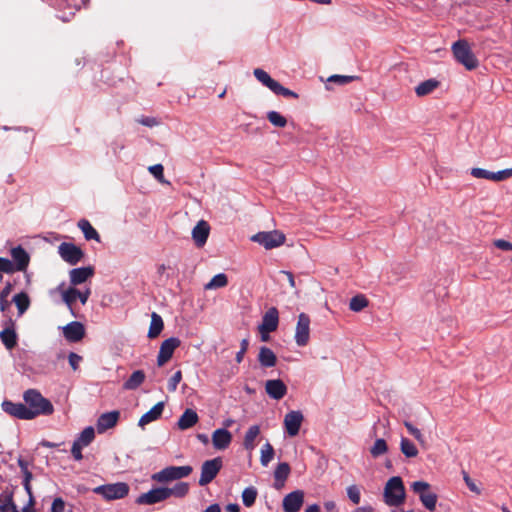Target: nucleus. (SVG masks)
<instances>
[{
  "mask_svg": "<svg viewBox=\"0 0 512 512\" xmlns=\"http://www.w3.org/2000/svg\"><path fill=\"white\" fill-rule=\"evenodd\" d=\"M23 400L27 409L33 413V419L40 415L48 416L54 412V406L51 401L43 397L36 389L26 390L23 394Z\"/></svg>",
  "mask_w": 512,
  "mask_h": 512,
  "instance_id": "nucleus-1",
  "label": "nucleus"
},
{
  "mask_svg": "<svg viewBox=\"0 0 512 512\" xmlns=\"http://www.w3.org/2000/svg\"><path fill=\"white\" fill-rule=\"evenodd\" d=\"M383 498L390 507H399L405 502L406 490L401 477L393 476L386 482Z\"/></svg>",
  "mask_w": 512,
  "mask_h": 512,
  "instance_id": "nucleus-2",
  "label": "nucleus"
},
{
  "mask_svg": "<svg viewBox=\"0 0 512 512\" xmlns=\"http://www.w3.org/2000/svg\"><path fill=\"white\" fill-rule=\"evenodd\" d=\"M452 52L460 64H462L467 70H474L478 67L479 62L472 49L465 39H460L453 43Z\"/></svg>",
  "mask_w": 512,
  "mask_h": 512,
  "instance_id": "nucleus-3",
  "label": "nucleus"
},
{
  "mask_svg": "<svg viewBox=\"0 0 512 512\" xmlns=\"http://www.w3.org/2000/svg\"><path fill=\"white\" fill-rule=\"evenodd\" d=\"M412 491L419 496L423 506L429 510L436 509L438 496L431 489V485L425 481H415L411 484Z\"/></svg>",
  "mask_w": 512,
  "mask_h": 512,
  "instance_id": "nucleus-4",
  "label": "nucleus"
},
{
  "mask_svg": "<svg viewBox=\"0 0 512 512\" xmlns=\"http://www.w3.org/2000/svg\"><path fill=\"white\" fill-rule=\"evenodd\" d=\"M193 471L189 465L186 466H168L152 475V480L159 483H167L188 477Z\"/></svg>",
  "mask_w": 512,
  "mask_h": 512,
  "instance_id": "nucleus-5",
  "label": "nucleus"
},
{
  "mask_svg": "<svg viewBox=\"0 0 512 512\" xmlns=\"http://www.w3.org/2000/svg\"><path fill=\"white\" fill-rule=\"evenodd\" d=\"M93 493L101 495L104 499L116 500L126 497L129 493V485L124 482L100 485L93 488Z\"/></svg>",
  "mask_w": 512,
  "mask_h": 512,
  "instance_id": "nucleus-6",
  "label": "nucleus"
},
{
  "mask_svg": "<svg viewBox=\"0 0 512 512\" xmlns=\"http://www.w3.org/2000/svg\"><path fill=\"white\" fill-rule=\"evenodd\" d=\"M222 466L223 461L221 457H215L213 459L204 461L201 466V475L198 482L199 485L206 486L211 483L220 472Z\"/></svg>",
  "mask_w": 512,
  "mask_h": 512,
  "instance_id": "nucleus-7",
  "label": "nucleus"
},
{
  "mask_svg": "<svg viewBox=\"0 0 512 512\" xmlns=\"http://www.w3.org/2000/svg\"><path fill=\"white\" fill-rule=\"evenodd\" d=\"M251 240L264 246L266 249H272L281 246L285 242V235L277 230L269 232H259L251 237Z\"/></svg>",
  "mask_w": 512,
  "mask_h": 512,
  "instance_id": "nucleus-8",
  "label": "nucleus"
},
{
  "mask_svg": "<svg viewBox=\"0 0 512 512\" xmlns=\"http://www.w3.org/2000/svg\"><path fill=\"white\" fill-rule=\"evenodd\" d=\"M295 342L299 347H304L310 339V317L306 313H300L295 329Z\"/></svg>",
  "mask_w": 512,
  "mask_h": 512,
  "instance_id": "nucleus-9",
  "label": "nucleus"
},
{
  "mask_svg": "<svg viewBox=\"0 0 512 512\" xmlns=\"http://www.w3.org/2000/svg\"><path fill=\"white\" fill-rule=\"evenodd\" d=\"M58 253L70 265H76L84 257V252L81 248L68 242H63L58 246Z\"/></svg>",
  "mask_w": 512,
  "mask_h": 512,
  "instance_id": "nucleus-10",
  "label": "nucleus"
},
{
  "mask_svg": "<svg viewBox=\"0 0 512 512\" xmlns=\"http://www.w3.org/2000/svg\"><path fill=\"white\" fill-rule=\"evenodd\" d=\"M166 487H156L146 493L140 494L136 503L138 505H154L168 499Z\"/></svg>",
  "mask_w": 512,
  "mask_h": 512,
  "instance_id": "nucleus-11",
  "label": "nucleus"
},
{
  "mask_svg": "<svg viewBox=\"0 0 512 512\" xmlns=\"http://www.w3.org/2000/svg\"><path fill=\"white\" fill-rule=\"evenodd\" d=\"M181 344V341L177 337H170L164 340L160 346L159 353L157 356L158 366L166 364L173 356L176 348Z\"/></svg>",
  "mask_w": 512,
  "mask_h": 512,
  "instance_id": "nucleus-12",
  "label": "nucleus"
},
{
  "mask_svg": "<svg viewBox=\"0 0 512 512\" xmlns=\"http://www.w3.org/2000/svg\"><path fill=\"white\" fill-rule=\"evenodd\" d=\"M305 493L303 490H295L288 493L282 501L284 512H299L304 504Z\"/></svg>",
  "mask_w": 512,
  "mask_h": 512,
  "instance_id": "nucleus-13",
  "label": "nucleus"
},
{
  "mask_svg": "<svg viewBox=\"0 0 512 512\" xmlns=\"http://www.w3.org/2000/svg\"><path fill=\"white\" fill-rule=\"evenodd\" d=\"M2 408L7 414L22 420H32L33 413L27 409L25 403H14L12 401H4Z\"/></svg>",
  "mask_w": 512,
  "mask_h": 512,
  "instance_id": "nucleus-14",
  "label": "nucleus"
},
{
  "mask_svg": "<svg viewBox=\"0 0 512 512\" xmlns=\"http://www.w3.org/2000/svg\"><path fill=\"white\" fill-rule=\"evenodd\" d=\"M63 335L71 343L79 342L85 336V327L81 322L72 321L63 327Z\"/></svg>",
  "mask_w": 512,
  "mask_h": 512,
  "instance_id": "nucleus-15",
  "label": "nucleus"
},
{
  "mask_svg": "<svg viewBox=\"0 0 512 512\" xmlns=\"http://www.w3.org/2000/svg\"><path fill=\"white\" fill-rule=\"evenodd\" d=\"M279 312L276 307L269 308L262 318V323L259 325V331L266 333L274 332L278 328Z\"/></svg>",
  "mask_w": 512,
  "mask_h": 512,
  "instance_id": "nucleus-16",
  "label": "nucleus"
},
{
  "mask_svg": "<svg viewBox=\"0 0 512 512\" xmlns=\"http://www.w3.org/2000/svg\"><path fill=\"white\" fill-rule=\"evenodd\" d=\"M303 415L300 411H290L285 415L284 425L289 436L293 437L299 433Z\"/></svg>",
  "mask_w": 512,
  "mask_h": 512,
  "instance_id": "nucleus-17",
  "label": "nucleus"
},
{
  "mask_svg": "<svg viewBox=\"0 0 512 512\" xmlns=\"http://www.w3.org/2000/svg\"><path fill=\"white\" fill-rule=\"evenodd\" d=\"M265 391L270 398L280 400L287 394V386L280 379H271L266 381Z\"/></svg>",
  "mask_w": 512,
  "mask_h": 512,
  "instance_id": "nucleus-18",
  "label": "nucleus"
},
{
  "mask_svg": "<svg viewBox=\"0 0 512 512\" xmlns=\"http://www.w3.org/2000/svg\"><path fill=\"white\" fill-rule=\"evenodd\" d=\"M11 260L17 271H25L30 262V256L22 246H17L11 249Z\"/></svg>",
  "mask_w": 512,
  "mask_h": 512,
  "instance_id": "nucleus-19",
  "label": "nucleus"
},
{
  "mask_svg": "<svg viewBox=\"0 0 512 512\" xmlns=\"http://www.w3.org/2000/svg\"><path fill=\"white\" fill-rule=\"evenodd\" d=\"M119 417L120 412L117 410L101 414L96 424L98 432L104 433L108 429L113 428L117 424Z\"/></svg>",
  "mask_w": 512,
  "mask_h": 512,
  "instance_id": "nucleus-20",
  "label": "nucleus"
},
{
  "mask_svg": "<svg viewBox=\"0 0 512 512\" xmlns=\"http://www.w3.org/2000/svg\"><path fill=\"white\" fill-rule=\"evenodd\" d=\"M209 233H210L209 224L204 220H200L192 230V238L197 247H202L205 245V243L207 242Z\"/></svg>",
  "mask_w": 512,
  "mask_h": 512,
  "instance_id": "nucleus-21",
  "label": "nucleus"
},
{
  "mask_svg": "<svg viewBox=\"0 0 512 512\" xmlns=\"http://www.w3.org/2000/svg\"><path fill=\"white\" fill-rule=\"evenodd\" d=\"M232 441V434L224 429H216L212 434V443L215 449L224 450L226 449Z\"/></svg>",
  "mask_w": 512,
  "mask_h": 512,
  "instance_id": "nucleus-22",
  "label": "nucleus"
},
{
  "mask_svg": "<svg viewBox=\"0 0 512 512\" xmlns=\"http://www.w3.org/2000/svg\"><path fill=\"white\" fill-rule=\"evenodd\" d=\"M94 275V268L91 266L72 269L69 272L72 285H79Z\"/></svg>",
  "mask_w": 512,
  "mask_h": 512,
  "instance_id": "nucleus-23",
  "label": "nucleus"
},
{
  "mask_svg": "<svg viewBox=\"0 0 512 512\" xmlns=\"http://www.w3.org/2000/svg\"><path fill=\"white\" fill-rule=\"evenodd\" d=\"M164 410V403L158 402L156 403L148 412L143 414L139 419L138 425L141 428H144L147 424L152 421L159 419Z\"/></svg>",
  "mask_w": 512,
  "mask_h": 512,
  "instance_id": "nucleus-24",
  "label": "nucleus"
},
{
  "mask_svg": "<svg viewBox=\"0 0 512 512\" xmlns=\"http://www.w3.org/2000/svg\"><path fill=\"white\" fill-rule=\"evenodd\" d=\"M10 327H6L0 332V339L6 349L12 350L17 345V334L14 329V322L9 320Z\"/></svg>",
  "mask_w": 512,
  "mask_h": 512,
  "instance_id": "nucleus-25",
  "label": "nucleus"
},
{
  "mask_svg": "<svg viewBox=\"0 0 512 512\" xmlns=\"http://www.w3.org/2000/svg\"><path fill=\"white\" fill-rule=\"evenodd\" d=\"M199 420L198 414L193 409H186L180 416L177 426L180 430H187L193 427Z\"/></svg>",
  "mask_w": 512,
  "mask_h": 512,
  "instance_id": "nucleus-26",
  "label": "nucleus"
},
{
  "mask_svg": "<svg viewBox=\"0 0 512 512\" xmlns=\"http://www.w3.org/2000/svg\"><path fill=\"white\" fill-rule=\"evenodd\" d=\"M258 362L264 368H271L276 365L277 357L270 348L262 346L259 349Z\"/></svg>",
  "mask_w": 512,
  "mask_h": 512,
  "instance_id": "nucleus-27",
  "label": "nucleus"
},
{
  "mask_svg": "<svg viewBox=\"0 0 512 512\" xmlns=\"http://www.w3.org/2000/svg\"><path fill=\"white\" fill-rule=\"evenodd\" d=\"M290 465L287 462L279 463L274 471L275 488L280 489L290 474Z\"/></svg>",
  "mask_w": 512,
  "mask_h": 512,
  "instance_id": "nucleus-28",
  "label": "nucleus"
},
{
  "mask_svg": "<svg viewBox=\"0 0 512 512\" xmlns=\"http://www.w3.org/2000/svg\"><path fill=\"white\" fill-rule=\"evenodd\" d=\"M78 228L83 232L86 240H95L100 242V235L96 231V229L91 225V223L86 219H81L77 224Z\"/></svg>",
  "mask_w": 512,
  "mask_h": 512,
  "instance_id": "nucleus-29",
  "label": "nucleus"
},
{
  "mask_svg": "<svg viewBox=\"0 0 512 512\" xmlns=\"http://www.w3.org/2000/svg\"><path fill=\"white\" fill-rule=\"evenodd\" d=\"M145 378L146 375L143 370H136L124 382L123 388L125 390H135L144 382Z\"/></svg>",
  "mask_w": 512,
  "mask_h": 512,
  "instance_id": "nucleus-30",
  "label": "nucleus"
},
{
  "mask_svg": "<svg viewBox=\"0 0 512 512\" xmlns=\"http://www.w3.org/2000/svg\"><path fill=\"white\" fill-rule=\"evenodd\" d=\"M164 328V323L162 320V317L157 314L156 312H153L151 315V322L150 327L148 330V337L150 339H154L160 335Z\"/></svg>",
  "mask_w": 512,
  "mask_h": 512,
  "instance_id": "nucleus-31",
  "label": "nucleus"
},
{
  "mask_svg": "<svg viewBox=\"0 0 512 512\" xmlns=\"http://www.w3.org/2000/svg\"><path fill=\"white\" fill-rule=\"evenodd\" d=\"M260 434V427L258 425L251 426L244 436L243 446L246 450L252 451L255 448V439Z\"/></svg>",
  "mask_w": 512,
  "mask_h": 512,
  "instance_id": "nucleus-32",
  "label": "nucleus"
},
{
  "mask_svg": "<svg viewBox=\"0 0 512 512\" xmlns=\"http://www.w3.org/2000/svg\"><path fill=\"white\" fill-rule=\"evenodd\" d=\"M439 86V82L435 79L423 81L415 88V93L419 97L432 93Z\"/></svg>",
  "mask_w": 512,
  "mask_h": 512,
  "instance_id": "nucleus-33",
  "label": "nucleus"
},
{
  "mask_svg": "<svg viewBox=\"0 0 512 512\" xmlns=\"http://www.w3.org/2000/svg\"><path fill=\"white\" fill-rule=\"evenodd\" d=\"M255 78L271 91L275 88L278 81L271 78V76L261 68H256L253 71Z\"/></svg>",
  "mask_w": 512,
  "mask_h": 512,
  "instance_id": "nucleus-34",
  "label": "nucleus"
},
{
  "mask_svg": "<svg viewBox=\"0 0 512 512\" xmlns=\"http://www.w3.org/2000/svg\"><path fill=\"white\" fill-rule=\"evenodd\" d=\"M12 301L15 303L19 315L24 314L30 306V298L26 292L16 294Z\"/></svg>",
  "mask_w": 512,
  "mask_h": 512,
  "instance_id": "nucleus-35",
  "label": "nucleus"
},
{
  "mask_svg": "<svg viewBox=\"0 0 512 512\" xmlns=\"http://www.w3.org/2000/svg\"><path fill=\"white\" fill-rule=\"evenodd\" d=\"M189 489L190 486L186 482H178L172 488L166 487V491L168 492V498H170L171 496L183 498L189 493Z\"/></svg>",
  "mask_w": 512,
  "mask_h": 512,
  "instance_id": "nucleus-36",
  "label": "nucleus"
},
{
  "mask_svg": "<svg viewBox=\"0 0 512 512\" xmlns=\"http://www.w3.org/2000/svg\"><path fill=\"white\" fill-rule=\"evenodd\" d=\"M228 285V277L224 273H219L212 277V279L205 284V290H214L226 287Z\"/></svg>",
  "mask_w": 512,
  "mask_h": 512,
  "instance_id": "nucleus-37",
  "label": "nucleus"
},
{
  "mask_svg": "<svg viewBox=\"0 0 512 512\" xmlns=\"http://www.w3.org/2000/svg\"><path fill=\"white\" fill-rule=\"evenodd\" d=\"M400 450L407 458H414L418 455L417 447L406 437L401 438Z\"/></svg>",
  "mask_w": 512,
  "mask_h": 512,
  "instance_id": "nucleus-38",
  "label": "nucleus"
},
{
  "mask_svg": "<svg viewBox=\"0 0 512 512\" xmlns=\"http://www.w3.org/2000/svg\"><path fill=\"white\" fill-rule=\"evenodd\" d=\"M95 438V431L92 426L86 427L78 436V438L74 441L79 445L86 447L88 446Z\"/></svg>",
  "mask_w": 512,
  "mask_h": 512,
  "instance_id": "nucleus-39",
  "label": "nucleus"
},
{
  "mask_svg": "<svg viewBox=\"0 0 512 512\" xmlns=\"http://www.w3.org/2000/svg\"><path fill=\"white\" fill-rule=\"evenodd\" d=\"M368 304V299L364 295L359 294L351 298L349 308L354 312H360L361 310L366 308Z\"/></svg>",
  "mask_w": 512,
  "mask_h": 512,
  "instance_id": "nucleus-40",
  "label": "nucleus"
},
{
  "mask_svg": "<svg viewBox=\"0 0 512 512\" xmlns=\"http://www.w3.org/2000/svg\"><path fill=\"white\" fill-rule=\"evenodd\" d=\"M275 454L273 446L267 442L265 443L261 448V456H260V462L261 465L266 467L270 463V461L273 459Z\"/></svg>",
  "mask_w": 512,
  "mask_h": 512,
  "instance_id": "nucleus-41",
  "label": "nucleus"
},
{
  "mask_svg": "<svg viewBox=\"0 0 512 512\" xmlns=\"http://www.w3.org/2000/svg\"><path fill=\"white\" fill-rule=\"evenodd\" d=\"M258 492L255 487H247L242 492V502L244 506L251 507L254 505Z\"/></svg>",
  "mask_w": 512,
  "mask_h": 512,
  "instance_id": "nucleus-42",
  "label": "nucleus"
},
{
  "mask_svg": "<svg viewBox=\"0 0 512 512\" xmlns=\"http://www.w3.org/2000/svg\"><path fill=\"white\" fill-rule=\"evenodd\" d=\"M267 119L273 126L278 128H283L287 125V119L277 111H269Z\"/></svg>",
  "mask_w": 512,
  "mask_h": 512,
  "instance_id": "nucleus-43",
  "label": "nucleus"
},
{
  "mask_svg": "<svg viewBox=\"0 0 512 512\" xmlns=\"http://www.w3.org/2000/svg\"><path fill=\"white\" fill-rule=\"evenodd\" d=\"M388 450L387 443L384 439H377L374 442V445L370 448V453L373 457H379L383 455Z\"/></svg>",
  "mask_w": 512,
  "mask_h": 512,
  "instance_id": "nucleus-44",
  "label": "nucleus"
},
{
  "mask_svg": "<svg viewBox=\"0 0 512 512\" xmlns=\"http://www.w3.org/2000/svg\"><path fill=\"white\" fill-rule=\"evenodd\" d=\"M77 295H80V291L76 288L70 287L63 292L62 298L68 307L71 308L72 304L78 299Z\"/></svg>",
  "mask_w": 512,
  "mask_h": 512,
  "instance_id": "nucleus-45",
  "label": "nucleus"
},
{
  "mask_svg": "<svg viewBox=\"0 0 512 512\" xmlns=\"http://www.w3.org/2000/svg\"><path fill=\"white\" fill-rule=\"evenodd\" d=\"M404 426L406 427L407 431L421 444L425 445V439L421 431L416 428L411 422L404 421Z\"/></svg>",
  "mask_w": 512,
  "mask_h": 512,
  "instance_id": "nucleus-46",
  "label": "nucleus"
},
{
  "mask_svg": "<svg viewBox=\"0 0 512 512\" xmlns=\"http://www.w3.org/2000/svg\"><path fill=\"white\" fill-rule=\"evenodd\" d=\"M16 268L14 267V263L8 259V258H4V257H0V272L3 274V273H6V274H12L14 272H16Z\"/></svg>",
  "mask_w": 512,
  "mask_h": 512,
  "instance_id": "nucleus-47",
  "label": "nucleus"
},
{
  "mask_svg": "<svg viewBox=\"0 0 512 512\" xmlns=\"http://www.w3.org/2000/svg\"><path fill=\"white\" fill-rule=\"evenodd\" d=\"M272 92H274L276 95H282L286 98H289V97L298 98L299 97L297 93H295L294 91H292L288 88H285L279 82L276 84V86Z\"/></svg>",
  "mask_w": 512,
  "mask_h": 512,
  "instance_id": "nucleus-48",
  "label": "nucleus"
},
{
  "mask_svg": "<svg viewBox=\"0 0 512 512\" xmlns=\"http://www.w3.org/2000/svg\"><path fill=\"white\" fill-rule=\"evenodd\" d=\"M512 177V167L509 169H504L498 172H492L491 180L492 181H504Z\"/></svg>",
  "mask_w": 512,
  "mask_h": 512,
  "instance_id": "nucleus-49",
  "label": "nucleus"
},
{
  "mask_svg": "<svg viewBox=\"0 0 512 512\" xmlns=\"http://www.w3.org/2000/svg\"><path fill=\"white\" fill-rule=\"evenodd\" d=\"M347 495L348 498L353 502V504L357 505L360 503V490L356 485H351L347 488Z\"/></svg>",
  "mask_w": 512,
  "mask_h": 512,
  "instance_id": "nucleus-50",
  "label": "nucleus"
},
{
  "mask_svg": "<svg viewBox=\"0 0 512 512\" xmlns=\"http://www.w3.org/2000/svg\"><path fill=\"white\" fill-rule=\"evenodd\" d=\"M356 76H346V75H332L328 78L329 82L338 83L340 85L348 84L355 80Z\"/></svg>",
  "mask_w": 512,
  "mask_h": 512,
  "instance_id": "nucleus-51",
  "label": "nucleus"
},
{
  "mask_svg": "<svg viewBox=\"0 0 512 512\" xmlns=\"http://www.w3.org/2000/svg\"><path fill=\"white\" fill-rule=\"evenodd\" d=\"M149 172L160 182H164V167L161 164L152 165Z\"/></svg>",
  "mask_w": 512,
  "mask_h": 512,
  "instance_id": "nucleus-52",
  "label": "nucleus"
},
{
  "mask_svg": "<svg viewBox=\"0 0 512 512\" xmlns=\"http://www.w3.org/2000/svg\"><path fill=\"white\" fill-rule=\"evenodd\" d=\"M6 500L5 504H0V512H19L11 495Z\"/></svg>",
  "mask_w": 512,
  "mask_h": 512,
  "instance_id": "nucleus-53",
  "label": "nucleus"
},
{
  "mask_svg": "<svg viewBox=\"0 0 512 512\" xmlns=\"http://www.w3.org/2000/svg\"><path fill=\"white\" fill-rule=\"evenodd\" d=\"M182 380V372L177 371L168 381V390L175 391L177 389L178 384Z\"/></svg>",
  "mask_w": 512,
  "mask_h": 512,
  "instance_id": "nucleus-54",
  "label": "nucleus"
},
{
  "mask_svg": "<svg viewBox=\"0 0 512 512\" xmlns=\"http://www.w3.org/2000/svg\"><path fill=\"white\" fill-rule=\"evenodd\" d=\"M470 173L475 178H483V179L491 180L492 172L487 171L485 169H482V168H472Z\"/></svg>",
  "mask_w": 512,
  "mask_h": 512,
  "instance_id": "nucleus-55",
  "label": "nucleus"
},
{
  "mask_svg": "<svg viewBox=\"0 0 512 512\" xmlns=\"http://www.w3.org/2000/svg\"><path fill=\"white\" fill-rule=\"evenodd\" d=\"M68 361L71 368L76 371L79 368V364L82 361V357L74 352H71L68 356Z\"/></svg>",
  "mask_w": 512,
  "mask_h": 512,
  "instance_id": "nucleus-56",
  "label": "nucleus"
},
{
  "mask_svg": "<svg viewBox=\"0 0 512 512\" xmlns=\"http://www.w3.org/2000/svg\"><path fill=\"white\" fill-rule=\"evenodd\" d=\"M65 511V502L62 498L57 497L52 502L51 512H64Z\"/></svg>",
  "mask_w": 512,
  "mask_h": 512,
  "instance_id": "nucleus-57",
  "label": "nucleus"
},
{
  "mask_svg": "<svg viewBox=\"0 0 512 512\" xmlns=\"http://www.w3.org/2000/svg\"><path fill=\"white\" fill-rule=\"evenodd\" d=\"M82 448H83V446L79 445L76 442H74L73 445H72L71 453H72L73 458L76 461H80V460L83 459Z\"/></svg>",
  "mask_w": 512,
  "mask_h": 512,
  "instance_id": "nucleus-58",
  "label": "nucleus"
},
{
  "mask_svg": "<svg viewBox=\"0 0 512 512\" xmlns=\"http://www.w3.org/2000/svg\"><path fill=\"white\" fill-rule=\"evenodd\" d=\"M463 478H464L466 485L472 492H475L476 494L481 493L480 489L477 487V485L474 483V481L469 477V475L467 473H464Z\"/></svg>",
  "mask_w": 512,
  "mask_h": 512,
  "instance_id": "nucleus-59",
  "label": "nucleus"
},
{
  "mask_svg": "<svg viewBox=\"0 0 512 512\" xmlns=\"http://www.w3.org/2000/svg\"><path fill=\"white\" fill-rule=\"evenodd\" d=\"M494 245L501 250H512V243L504 240V239H497L494 241Z\"/></svg>",
  "mask_w": 512,
  "mask_h": 512,
  "instance_id": "nucleus-60",
  "label": "nucleus"
},
{
  "mask_svg": "<svg viewBox=\"0 0 512 512\" xmlns=\"http://www.w3.org/2000/svg\"><path fill=\"white\" fill-rule=\"evenodd\" d=\"M13 287H14L13 283L10 281H7L5 283L4 288L2 290H0V298H8V296L13 291Z\"/></svg>",
  "mask_w": 512,
  "mask_h": 512,
  "instance_id": "nucleus-61",
  "label": "nucleus"
},
{
  "mask_svg": "<svg viewBox=\"0 0 512 512\" xmlns=\"http://www.w3.org/2000/svg\"><path fill=\"white\" fill-rule=\"evenodd\" d=\"M23 486H24V489H25V491L27 492V494L29 496V505H34L35 504V499H34V496H33L31 483L23 484Z\"/></svg>",
  "mask_w": 512,
  "mask_h": 512,
  "instance_id": "nucleus-62",
  "label": "nucleus"
},
{
  "mask_svg": "<svg viewBox=\"0 0 512 512\" xmlns=\"http://www.w3.org/2000/svg\"><path fill=\"white\" fill-rule=\"evenodd\" d=\"M139 122H140L142 125H144V126H148V127H152V126L156 125V123H157V121L155 120V118H150V117L142 118Z\"/></svg>",
  "mask_w": 512,
  "mask_h": 512,
  "instance_id": "nucleus-63",
  "label": "nucleus"
},
{
  "mask_svg": "<svg viewBox=\"0 0 512 512\" xmlns=\"http://www.w3.org/2000/svg\"><path fill=\"white\" fill-rule=\"evenodd\" d=\"M10 301H8V298H0V311L6 312L10 308Z\"/></svg>",
  "mask_w": 512,
  "mask_h": 512,
  "instance_id": "nucleus-64",
  "label": "nucleus"
}]
</instances>
